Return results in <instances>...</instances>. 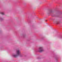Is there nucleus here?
<instances>
[{"instance_id": "f257e3e1", "label": "nucleus", "mask_w": 62, "mask_h": 62, "mask_svg": "<svg viewBox=\"0 0 62 62\" xmlns=\"http://www.w3.org/2000/svg\"><path fill=\"white\" fill-rule=\"evenodd\" d=\"M21 54V52L19 50H17L16 51V54L14 55L13 56L14 57H17L18 56Z\"/></svg>"}, {"instance_id": "f03ea898", "label": "nucleus", "mask_w": 62, "mask_h": 62, "mask_svg": "<svg viewBox=\"0 0 62 62\" xmlns=\"http://www.w3.org/2000/svg\"><path fill=\"white\" fill-rule=\"evenodd\" d=\"M44 51L43 47H40L38 48V51L39 52H42Z\"/></svg>"}, {"instance_id": "7ed1b4c3", "label": "nucleus", "mask_w": 62, "mask_h": 62, "mask_svg": "<svg viewBox=\"0 0 62 62\" xmlns=\"http://www.w3.org/2000/svg\"><path fill=\"white\" fill-rule=\"evenodd\" d=\"M55 23L56 24H59V22L58 21H55Z\"/></svg>"}, {"instance_id": "20e7f679", "label": "nucleus", "mask_w": 62, "mask_h": 62, "mask_svg": "<svg viewBox=\"0 0 62 62\" xmlns=\"http://www.w3.org/2000/svg\"><path fill=\"white\" fill-rule=\"evenodd\" d=\"M0 14H1L2 15H4V14H5L4 13L2 12H0Z\"/></svg>"}, {"instance_id": "39448f33", "label": "nucleus", "mask_w": 62, "mask_h": 62, "mask_svg": "<svg viewBox=\"0 0 62 62\" xmlns=\"http://www.w3.org/2000/svg\"><path fill=\"white\" fill-rule=\"evenodd\" d=\"M49 12L50 13H52V12H53V11H52V10H50Z\"/></svg>"}]
</instances>
